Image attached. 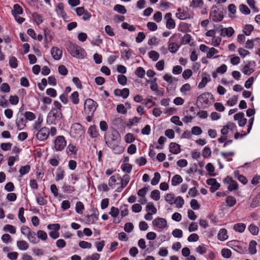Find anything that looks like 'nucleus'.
Listing matches in <instances>:
<instances>
[{
	"label": "nucleus",
	"instance_id": "1",
	"mask_svg": "<svg viewBox=\"0 0 260 260\" xmlns=\"http://www.w3.org/2000/svg\"><path fill=\"white\" fill-rule=\"evenodd\" d=\"M62 105L60 102L55 101L53 103V107L48 113L47 116V123L49 124L56 125L60 122L62 118L61 112Z\"/></svg>",
	"mask_w": 260,
	"mask_h": 260
},
{
	"label": "nucleus",
	"instance_id": "2",
	"mask_svg": "<svg viewBox=\"0 0 260 260\" xmlns=\"http://www.w3.org/2000/svg\"><path fill=\"white\" fill-rule=\"evenodd\" d=\"M67 50L72 56L77 58H84L86 55V53L84 49L72 43H70L68 45Z\"/></svg>",
	"mask_w": 260,
	"mask_h": 260
},
{
	"label": "nucleus",
	"instance_id": "3",
	"mask_svg": "<svg viewBox=\"0 0 260 260\" xmlns=\"http://www.w3.org/2000/svg\"><path fill=\"white\" fill-rule=\"evenodd\" d=\"M98 104L91 99H86L84 102V109L86 114L93 115Z\"/></svg>",
	"mask_w": 260,
	"mask_h": 260
},
{
	"label": "nucleus",
	"instance_id": "4",
	"mask_svg": "<svg viewBox=\"0 0 260 260\" xmlns=\"http://www.w3.org/2000/svg\"><path fill=\"white\" fill-rule=\"evenodd\" d=\"M85 133L83 127L79 123H75L72 124L70 134L72 137L79 138L84 135Z\"/></svg>",
	"mask_w": 260,
	"mask_h": 260
},
{
	"label": "nucleus",
	"instance_id": "5",
	"mask_svg": "<svg viewBox=\"0 0 260 260\" xmlns=\"http://www.w3.org/2000/svg\"><path fill=\"white\" fill-rule=\"evenodd\" d=\"M54 147L56 151L62 150L67 145V142L63 136H57L54 141Z\"/></svg>",
	"mask_w": 260,
	"mask_h": 260
},
{
	"label": "nucleus",
	"instance_id": "6",
	"mask_svg": "<svg viewBox=\"0 0 260 260\" xmlns=\"http://www.w3.org/2000/svg\"><path fill=\"white\" fill-rule=\"evenodd\" d=\"M36 134V138L40 141H44L46 140L49 136V128L46 126L40 128Z\"/></svg>",
	"mask_w": 260,
	"mask_h": 260
},
{
	"label": "nucleus",
	"instance_id": "7",
	"mask_svg": "<svg viewBox=\"0 0 260 260\" xmlns=\"http://www.w3.org/2000/svg\"><path fill=\"white\" fill-rule=\"evenodd\" d=\"M176 37L177 36L175 35H173L170 38L168 42V49L170 52L173 53H176L180 47V46L175 42Z\"/></svg>",
	"mask_w": 260,
	"mask_h": 260
},
{
	"label": "nucleus",
	"instance_id": "8",
	"mask_svg": "<svg viewBox=\"0 0 260 260\" xmlns=\"http://www.w3.org/2000/svg\"><path fill=\"white\" fill-rule=\"evenodd\" d=\"M215 9H216V7H212L210 14V18L214 22H219L223 19V16L221 12H218Z\"/></svg>",
	"mask_w": 260,
	"mask_h": 260
},
{
	"label": "nucleus",
	"instance_id": "9",
	"mask_svg": "<svg viewBox=\"0 0 260 260\" xmlns=\"http://www.w3.org/2000/svg\"><path fill=\"white\" fill-rule=\"evenodd\" d=\"M120 180L121 177L119 174H116L111 176L108 180V185L112 188H115L117 185H120Z\"/></svg>",
	"mask_w": 260,
	"mask_h": 260
},
{
	"label": "nucleus",
	"instance_id": "10",
	"mask_svg": "<svg viewBox=\"0 0 260 260\" xmlns=\"http://www.w3.org/2000/svg\"><path fill=\"white\" fill-rule=\"evenodd\" d=\"M256 66L254 61H249L242 69V73L247 75H250L255 71L254 67Z\"/></svg>",
	"mask_w": 260,
	"mask_h": 260
},
{
	"label": "nucleus",
	"instance_id": "11",
	"mask_svg": "<svg viewBox=\"0 0 260 260\" xmlns=\"http://www.w3.org/2000/svg\"><path fill=\"white\" fill-rule=\"evenodd\" d=\"M152 224L157 229L162 230L167 226V222L165 218L157 217L153 220Z\"/></svg>",
	"mask_w": 260,
	"mask_h": 260
},
{
	"label": "nucleus",
	"instance_id": "12",
	"mask_svg": "<svg viewBox=\"0 0 260 260\" xmlns=\"http://www.w3.org/2000/svg\"><path fill=\"white\" fill-rule=\"evenodd\" d=\"M235 130H237L236 124L232 122H229L223 126V128L221 129V133L223 135H226L229 132H234Z\"/></svg>",
	"mask_w": 260,
	"mask_h": 260
},
{
	"label": "nucleus",
	"instance_id": "13",
	"mask_svg": "<svg viewBox=\"0 0 260 260\" xmlns=\"http://www.w3.org/2000/svg\"><path fill=\"white\" fill-rule=\"evenodd\" d=\"M130 179L131 177L128 174H125L122 177H121V180H120V186L117 187L116 191L117 192L122 191L127 186Z\"/></svg>",
	"mask_w": 260,
	"mask_h": 260
},
{
	"label": "nucleus",
	"instance_id": "14",
	"mask_svg": "<svg viewBox=\"0 0 260 260\" xmlns=\"http://www.w3.org/2000/svg\"><path fill=\"white\" fill-rule=\"evenodd\" d=\"M176 17L180 20H185L191 18L190 15L188 12V9L182 10L181 8L177 9V13L176 14Z\"/></svg>",
	"mask_w": 260,
	"mask_h": 260
},
{
	"label": "nucleus",
	"instance_id": "15",
	"mask_svg": "<svg viewBox=\"0 0 260 260\" xmlns=\"http://www.w3.org/2000/svg\"><path fill=\"white\" fill-rule=\"evenodd\" d=\"M206 183L208 185H210V191L211 192H214L218 190L220 185L218 183L216 180L214 178H210L207 180Z\"/></svg>",
	"mask_w": 260,
	"mask_h": 260
},
{
	"label": "nucleus",
	"instance_id": "16",
	"mask_svg": "<svg viewBox=\"0 0 260 260\" xmlns=\"http://www.w3.org/2000/svg\"><path fill=\"white\" fill-rule=\"evenodd\" d=\"M165 19H166V27L168 29H171L175 27L176 23L174 20L172 18V14L167 13L165 16Z\"/></svg>",
	"mask_w": 260,
	"mask_h": 260
},
{
	"label": "nucleus",
	"instance_id": "17",
	"mask_svg": "<svg viewBox=\"0 0 260 260\" xmlns=\"http://www.w3.org/2000/svg\"><path fill=\"white\" fill-rule=\"evenodd\" d=\"M26 120L24 117L21 115L17 117L16 119L15 123L18 130L21 131L26 126Z\"/></svg>",
	"mask_w": 260,
	"mask_h": 260
},
{
	"label": "nucleus",
	"instance_id": "18",
	"mask_svg": "<svg viewBox=\"0 0 260 260\" xmlns=\"http://www.w3.org/2000/svg\"><path fill=\"white\" fill-rule=\"evenodd\" d=\"M234 118L235 120L238 121V124L240 126H244L247 122V119L244 117V114L243 112L235 114Z\"/></svg>",
	"mask_w": 260,
	"mask_h": 260
},
{
	"label": "nucleus",
	"instance_id": "19",
	"mask_svg": "<svg viewBox=\"0 0 260 260\" xmlns=\"http://www.w3.org/2000/svg\"><path fill=\"white\" fill-rule=\"evenodd\" d=\"M114 93L116 96H121L123 99L127 98L129 94V90L127 88L122 89H116L114 91Z\"/></svg>",
	"mask_w": 260,
	"mask_h": 260
},
{
	"label": "nucleus",
	"instance_id": "20",
	"mask_svg": "<svg viewBox=\"0 0 260 260\" xmlns=\"http://www.w3.org/2000/svg\"><path fill=\"white\" fill-rule=\"evenodd\" d=\"M119 213V210L115 207H112L111 208V210L109 212V214L114 218L113 222L115 223H119L121 221V219H117L118 215Z\"/></svg>",
	"mask_w": 260,
	"mask_h": 260
},
{
	"label": "nucleus",
	"instance_id": "21",
	"mask_svg": "<svg viewBox=\"0 0 260 260\" xmlns=\"http://www.w3.org/2000/svg\"><path fill=\"white\" fill-rule=\"evenodd\" d=\"M51 54L55 60H59L62 56V50L58 47H53L51 49Z\"/></svg>",
	"mask_w": 260,
	"mask_h": 260
},
{
	"label": "nucleus",
	"instance_id": "22",
	"mask_svg": "<svg viewBox=\"0 0 260 260\" xmlns=\"http://www.w3.org/2000/svg\"><path fill=\"white\" fill-rule=\"evenodd\" d=\"M235 30L232 27H229L227 28H221L220 36L225 37H231L234 34Z\"/></svg>",
	"mask_w": 260,
	"mask_h": 260
},
{
	"label": "nucleus",
	"instance_id": "23",
	"mask_svg": "<svg viewBox=\"0 0 260 260\" xmlns=\"http://www.w3.org/2000/svg\"><path fill=\"white\" fill-rule=\"evenodd\" d=\"M210 95V93L205 92L201 94L200 96L198 97V101L203 105H207L209 102V96Z\"/></svg>",
	"mask_w": 260,
	"mask_h": 260
},
{
	"label": "nucleus",
	"instance_id": "24",
	"mask_svg": "<svg viewBox=\"0 0 260 260\" xmlns=\"http://www.w3.org/2000/svg\"><path fill=\"white\" fill-rule=\"evenodd\" d=\"M170 151L177 154L180 152V145L176 143H171L169 146Z\"/></svg>",
	"mask_w": 260,
	"mask_h": 260
},
{
	"label": "nucleus",
	"instance_id": "25",
	"mask_svg": "<svg viewBox=\"0 0 260 260\" xmlns=\"http://www.w3.org/2000/svg\"><path fill=\"white\" fill-rule=\"evenodd\" d=\"M99 219V213H94L86 216V221L89 224H93Z\"/></svg>",
	"mask_w": 260,
	"mask_h": 260
},
{
	"label": "nucleus",
	"instance_id": "26",
	"mask_svg": "<svg viewBox=\"0 0 260 260\" xmlns=\"http://www.w3.org/2000/svg\"><path fill=\"white\" fill-rule=\"evenodd\" d=\"M217 238L221 241L226 240L228 238L226 230L225 229H220L218 233Z\"/></svg>",
	"mask_w": 260,
	"mask_h": 260
},
{
	"label": "nucleus",
	"instance_id": "27",
	"mask_svg": "<svg viewBox=\"0 0 260 260\" xmlns=\"http://www.w3.org/2000/svg\"><path fill=\"white\" fill-rule=\"evenodd\" d=\"M245 229L246 224L242 222L236 223L233 226V229L234 231L241 233H243Z\"/></svg>",
	"mask_w": 260,
	"mask_h": 260
},
{
	"label": "nucleus",
	"instance_id": "28",
	"mask_svg": "<svg viewBox=\"0 0 260 260\" xmlns=\"http://www.w3.org/2000/svg\"><path fill=\"white\" fill-rule=\"evenodd\" d=\"M202 80L199 83L198 86L199 89H202V88H203L204 87H205V86L206 85L207 83L208 82H210L211 80V79L209 76L208 78L206 76H203V75H206V73H202Z\"/></svg>",
	"mask_w": 260,
	"mask_h": 260
},
{
	"label": "nucleus",
	"instance_id": "29",
	"mask_svg": "<svg viewBox=\"0 0 260 260\" xmlns=\"http://www.w3.org/2000/svg\"><path fill=\"white\" fill-rule=\"evenodd\" d=\"M43 121V116L41 114H40L38 117L37 120L33 124V129L35 130H39L40 128H42L41 126Z\"/></svg>",
	"mask_w": 260,
	"mask_h": 260
},
{
	"label": "nucleus",
	"instance_id": "30",
	"mask_svg": "<svg viewBox=\"0 0 260 260\" xmlns=\"http://www.w3.org/2000/svg\"><path fill=\"white\" fill-rule=\"evenodd\" d=\"M65 175L64 171L61 168H57L56 172L55 181H59L64 178Z\"/></svg>",
	"mask_w": 260,
	"mask_h": 260
},
{
	"label": "nucleus",
	"instance_id": "31",
	"mask_svg": "<svg viewBox=\"0 0 260 260\" xmlns=\"http://www.w3.org/2000/svg\"><path fill=\"white\" fill-rule=\"evenodd\" d=\"M17 246L20 250H26L29 247V245L24 240H20L17 242Z\"/></svg>",
	"mask_w": 260,
	"mask_h": 260
},
{
	"label": "nucleus",
	"instance_id": "32",
	"mask_svg": "<svg viewBox=\"0 0 260 260\" xmlns=\"http://www.w3.org/2000/svg\"><path fill=\"white\" fill-rule=\"evenodd\" d=\"M70 99L72 103L74 105H77L79 103V93L76 91L73 92L70 95Z\"/></svg>",
	"mask_w": 260,
	"mask_h": 260
},
{
	"label": "nucleus",
	"instance_id": "33",
	"mask_svg": "<svg viewBox=\"0 0 260 260\" xmlns=\"http://www.w3.org/2000/svg\"><path fill=\"white\" fill-rule=\"evenodd\" d=\"M257 243L255 241L252 240L249 244L248 250L250 254H254L256 253V246Z\"/></svg>",
	"mask_w": 260,
	"mask_h": 260
},
{
	"label": "nucleus",
	"instance_id": "34",
	"mask_svg": "<svg viewBox=\"0 0 260 260\" xmlns=\"http://www.w3.org/2000/svg\"><path fill=\"white\" fill-rule=\"evenodd\" d=\"M23 9L20 5L15 4L13 7V9L12 10V14L13 15H20L23 13Z\"/></svg>",
	"mask_w": 260,
	"mask_h": 260
},
{
	"label": "nucleus",
	"instance_id": "35",
	"mask_svg": "<svg viewBox=\"0 0 260 260\" xmlns=\"http://www.w3.org/2000/svg\"><path fill=\"white\" fill-rule=\"evenodd\" d=\"M204 6L203 0H192L189 7L193 8H202Z\"/></svg>",
	"mask_w": 260,
	"mask_h": 260
},
{
	"label": "nucleus",
	"instance_id": "36",
	"mask_svg": "<svg viewBox=\"0 0 260 260\" xmlns=\"http://www.w3.org/2000/svg\"><path fill=\"white\" fill-rule=\"evenodd\" d=\"M227 205L230 207L235 206L237 203L236 199L233 196H228L225 200Z\"/></svg>",
	"mask_w": 260,
	"mask_h": 260
},
{
	"label": "nucleus",
	"instance_id": "37",
	"mask_svg": "<svg viewBox=\"0 0 260 260\" xmlns=\"http://www.w3.org/2000/svg\"><path fill=\"white\" fill-rule=\"evenodd\" d=\"M183 181L182 177L179 175H176L172 179L171 183L173 186H177Z\"/></svg>",
	"mask_w": 260,
	"mask_h": 260
},
{
	"label": "nucleus",
	"instance_id": "38",
	"mask_svg": "<svg viewBox=\"0 0 260 260\" xmlns=\"http://www.w3.org/2000/svg\"><path fill=\"white\" fill-rule=\"evenodd\" d=\"M63 191L65 193H71L75 190V187L69 184L64 183L62 186Z\"/></svg>",
	"mask_w": 260,
	"mask_h": 260
},
{
	"label": "nucleus",
	"instance_id": "39",
	"mask_svg": "<svg viewBox=\"0 0 260 260\" xmlns=\"http://www.w3.org/2000/svg\"><path fill=\"white\" fill-rule=\"evenodd\" d=\"M184 204V201L182 197L178 196L175 198L174 204L176 205L177 208H182Z\"/></svg>",
	"mask_w": 260,
	"mask_h": 260
},
{
	"label": "nucleus",
	"instance_id": "40",
	"mask_svg": "<svg viewBox=\"0 0 260 260\" xmlns=\"http://www.w3.org/2000/svg\"><path fill=\"white\" fill-rule=\"evenodd\" d=\"M175 199V196L173 193H167L165 196V201L171 205L174 204Z\"/></svg>",
	"mask_w": 260,
	"mask_h": 260
},
{
	"label": "nucleus",
	"instance_id": "41",
	"mask_svg": "<svg viewBox=\"0 0 260 260\" xmlns=\"http://www.w3.org/2000/svg\"><path fill=\"white\" fill-rule=\"evenodd\" d=\"M146 210L147 211H150L151 213L153 214H156L157 212V209L154 206L152 202H148L146 206Z\"/></svg>",
	"mask_w": 260,
	"mask_h": 260
},
{
	"label": "nucleus",
	"instance_id": "42",
	"mask_svg": "<svg viewBox=\"0 0 260 260\" xmlns=\"http://www.w3.org/2000/svg\"><path fill=\"white\" fill-rule=\"evenodd\" d=\"M30 170V166L28 165L21 167L19 169L20 177L27 174Z\"/></svg>",
	"mask_w": 260,
	"mask_h": 260
},
{
	"label": "nucleus",
	"instance_id": "43",
	"mask_svg": "<svg viewBox=\"0 0 260 260\" xmlns=\"http://www.w3.org/2000/svg\"><path fill=\"white\" fill-rule=\"evenodd\" d=\"M114 10L115 11H116L121 14H124L126 13V10L125 7L123 5H119V4L116 5L114 6Z\"/></svg>",
	"mask_w": 260,
	"mask_h": 260
},
{
	"label": "nucleus",
	"instance_id": "44",
	"mask_svg": "<svg viewBox=\"0 0 260 260\" xmlns=\"http://www.w3.org/2000/svg\"><path fill=\"white\" fill-rule=\"evenodd\" d=\"M26 237L30 242L34 244L37 243L36 234L32 230Z\"/></svg>",
	"mask_w": 260,
	"mask_h": 260
},
{
	"label": "nucleus",
	"instance_id": "45",
	"mask_svg": "<svg viewBox=\"0 0 260 260\" xmlns=\"http://www.w3.org/2000/svg\"><path fill=\"white\" fill-rule=\"evenodd\" d=\"M109 147L112 149L114 152L116 154H120L124 151V148L118 145H113L112 146H109Z\"/></svg>",
	"mask_w": 260,
	"mask_h": 260
},
{
	"label": "nucleus",
	"instance_id": "46",
	"mask_svg": "<svg viewBox=\"0 0 260 260\" xmlns=\"http://www.w3.org/2000/svg\"><path fill=\"white\" fill-rule=\"evenodd\" d=\"M32 18L35 21V22L37 23V25H39L43 22V17L42 16L39 14L37 13H34L32 14Z\"/></svg>",
	"mask_w": 260,
	"mask_h": 260
},
{
	"label": "nucleus",
	"instance_id": "47",
	"mask_svg": "<svg viewBox=\"0 0 260 260\" xmlns=\"http://www.w3.org/2000/svg\"><path fill=\"white\" fill-rule=\"evenodd\" d=\"M84 209V205L81 202L78 201L76 203L75 210L78 214H82Z\"/></svg>",
	"mask_w": 260,
	"mask_h": 260
},
{
	"label": "nucleus",
	"instance_id": "48",
	"mask_svg": "<svg viewBox=\"0 0 260 260\" xmlns=\"http://www.w3.org/2000/svg\"><path fill=\"white\" fill-rule=\"evenodd\" d=\"M253 26L251 24L246 25L243 29V33L246 36H249L253 30Z\"/></svg>",
	"mask_w": 260,
	"mask_h": 260
},
{
	"label": "nucleus",
	"instance_id": "49",
	"mask_svg": "<svg viewBox=\"0 0 260 260\" xmlns=\"http://www.w3.org/2000/svg\"><path fill=\"white\" fill-rule=\"evenodd\" d=\"M24 118L26 120H28L29 121H32L36 118L35 114L30 111H26L24 113Z\"/></svg>",
	"mask_w": 260,
	"mask_h": 260
},
{
	"label": "nucleus",
	"instance_id": "50",
	"mask_svg": "<svg viewBox=\"0 0 260 260\" xmlns=\"http://www.w3.org/2000/svg\"><path fill=\"white\" fill-rule=\"evenodd\" d=\"M121 169L125 173L129 174L132 170V165L129 164H124L121 165Z\"/></svg>",
	"mask_w": 260,
	"mask_h": 260
},
{
	"label": "nucleus",
	"instance_id": "51",
	"mask_svg": "<svg viewBox=\"0 0 260 260\" xmlns=\"http://www.w3.org/2000/svg\"><path fill=\"white\" fill-rule=\"evenodd\" d=\"M160 179V175L158 172H155L154 174V177L151 181V184L152 185H157Z\"/></svg>",
	"mask_w": 260,
	"mask_h": 260
},
{
	"label": "nucleus",
	"instance_id": "52",
	"mask_svg": "<svg viewBox=\"0 0 260 260\" xmlns=\"http://www.w3.org/2000/svg\"><path fill=\"white\" fill-rule=\"evenodd\" d=\"M148 55L150 58L153 61H156L158 60L159 57V53L156 51L152 50L148 53Z\"/></svg>",
	"mask_w": 260,
	"mask_h": 260
},
{
	"label": "nucleus",
	"instance_id": "53",
	"mask_svg": "<svg viewBox=\"0 0 260 260\" xmlns=\"http://www.w3.org/2000/svg\"><path fill=\"white\" fill-rule=\"evenodd\" d=\"M121 27L124 29H128L129 31H134L136 30L135 26L131 25L127 22H123L121 24Z\"/></svg>",
	"mask_w": 260,
	"mask_h": 260
},
{
	"label": "nucleus",
	"instance_id": "54",
	"mask_svg": "<svg viewBox=\"0 0 260 260\" xmlns=\"http://www.w3.org/2000/svg\"><path fill=\"white\" fill-rule=\"evenodd\" d=\"M127 78L123 75H119L117 76V81L121 85H125L127 83Z\"/></svg>",
	"mask_w": 260,
	"mask_h": 260
},
{
	"label": "nucleus",
	"instance_id": "55",
	"mask_svg": "<svg viewBox=\"0 0 260 260\" xmlns=\"http://www.w3.org/2000/svg\"><path fill=\"white\" fill-rule=\"evenodd\" d=\"M4 230L6 232H9L12 234L16 233V228L12 225L6 224L4 227Z\"/></svg>",
	"mask_w": 260,
	"mask_h": 260
},
{
	"label": "nucleus",
	"instance_id": "56",
	"mask_svg": "<svg viewBox=\"0 0 260 260\" xmlns=\"http://www.w3.org/2000/svg\"><path fill=\"white\" fill-rule=\"evenodd\" d=\"M248 230L253 235H257L258 233V228L253 224H251L249 225Z\"/></svg>",
	"mask_w": 260,
	"mask_h": 260
},
{
	"label": "nucleus",
	"instance_id": "57",
	"mask_svg": "<svg viewBox=\"0 0 260 260\" xmlns=\"http://www.w3.org/2000/svg\"><path fill=\"white\" fill-rule=\"evenodd\" d=\"M150 197L155 201H158L160 199V192L158 190L155 189L151 191Z\"/></svg>",
	"mask_w": 260,
	"mask_h": 260
},
{
	"label": "nucleus",
	"instance_id": "58",
	"mask_svg": "<svg viewBox=\"0 0 260 260\" xmlns=\"http://www.w3.org/2000/svg\"><path fill=\"white\" fill-rule=\"evenodd\" d=\"M218 53V50L212 47L209 49V51L207 53L206 57L208 58H211L213 55L217 54Z\"/></svg>",
	"mask_w": 260,
	"mask_h": 260
},
{
	"label": "nucleus",
	"instance_id": "59",
	"mask_svg": "<svg viewBox=\"0 0 260 260\" xmlns=\"http://www.w3.org/2000/svg\"><path fill=\"white\" fill-rule=\"evenodd\" d=\"M9 64L12 68L16 69L18 67V60L14 56H12L9 59Z\"/></svg>",
	"mask_w": 260,
	"mask_h": 260
},
{
	"label": "nucleus",
	"instance_id": "60",
	"mask_svg": "<svg viewBox=\"0 0 260 260\" xmlns=\"http://www.w3.org/2000/svg\"><path fill=\"white\" fill-rule=\"evenodd\" d=\"M121 216L123 217L127 216L128 214V206L124 205L120 208Z\"/></svg>",
	"mask_w": 260,
	"mask_h": 260
},
{
	"label": "nucleus",
	"instance_id": "61",
	"mask_svg": "<svg viewBox=\"0 0 260 260\" xmlns=\"http://www.w3.org/2000/svg\"><path fill=\"white\" fill-rule=\"evenodd\" d=\"M145 74V71L142 67H138L136 71L135 74L139 78H143Z\"/></svg>",
	"mask_w": 260,
	"mask_h": 260
},
{
	"label": "nucleus",
	"instance_id": "62",
	"mask_svg": "<svg viewBox=\"0 0 260 260\" xmlns=\"http://www.w3.org/2000/svg\"><path fill=\"white\" fill-rule=\"evenodd\" d=\"M36 201L37 203L40 205H45L47 203V200L40 194L37 196Z\"/></svg>",
	"mask_w": 260,
	"mask_h": 260
},
{
	"label": "nucleus",
	"instance_id": "63",
	"mask_svg": "<svg viewBox=\"0 0 260 260\" xmlns=\"http://www.w3.org/2000/svg\"><path fill=\"white\" fill-rule=\"evenodd\" d=\"M37 236L39 239L43 241L46 240L48 238L47 233L42 230H39L37 232Z\"/></svg>",
	"mask_w": 260,
	"mask_h": 260
},
{
	"label": "nucleus",
	"instance_id": "64",
	"mask_svg": "<svg viewBox=\"0 0 260 260\" xmlns=\"http://www.w3.org/2000/svg\"><path fill=\"white\" fill-rule=\"evenodd\" d=\"M100 258V254L98 253H94L91 255L86 256L84 260H99Z\"/></svg>",
	"mask_w": 260,
	"mask_h": 260
}]
</instances>
